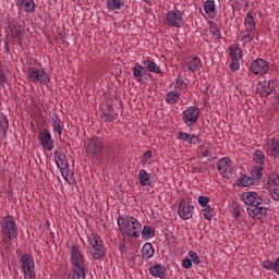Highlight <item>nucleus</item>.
<instances>
[{"instance_id":"864d4df0","label":"nucleus","mask_w":279,"mask_h":279,"mask_svg":"<svg viewBox=\"0 0 279 279\" xmlns=\"http://www.w3.org/2000/svg\"><path fill=\"white\" fill-rule=\"evenodd\" d=\"M8 84V77H5V73L2 70V73H0V86H5Z\"/></svg>"},{"instance_id":"ddd939ff","label":"nucleus","mask_w":279,"mask_h":279,"mask_svg":"<svg viewBox=\"0 0 279 279\" xmlns=\"http://www.w3.org/2000/svg\"><path fill=\"white\" fill-rule=\"evenodd\" d=\"M194 210L195 205H191V198L183 199L179 204V217H181V219H191V217H193Z\"/></svg>"},{"instance_id":"bf43d9fd","label":"nucleus","mask_w":279,"mask_h":279,"mask_svg":"<svg viewBox=\"0 0 279 279\" xmlns=\"http://www.w3.org/2000/svg\"><path fill=\"white\" fill-rule=\"evenodd\" d=\"M239 215H240L239 211H235L234 217H239Z\"/></svg>"},{"instance_id":"e433bc0d","label":"nucleus","mask_w":279,"mask_h":279,"mask_svg":"<svg viewBox=\"0 0 279 279\" xmlns=\"http://www.w3.org/2000/svg\"><path fill=\"white\" fill-rule=\"evenodd\" d=\"M10 128V121L8 120V117L2 116L0 117V134L3 136H8V130Z\"/></svg>"},{"instance_id":"f704fd0d","label":"nucleus","mask_w":279,"mask_h":279,"mask_svg":"<svg viewBox=\"0 0 279 279\" xmlns=\"http://www.w3.org/2000/svg\"><path fill=\"white\" fill-rule=\"evenodd\" d=\"M154 252L151 243H145L142 247V258H144V260H149V258L154 256Z\"/></svg>"},{"instance_id":"0eeeda50","label":"nucleus","mask_w":279,"mask_h":279,"mask_svg":"<svg viewBox=\"0 0 279 279\" xmlns=\"http://www.w3.org/2000/svg\"><path fill=\"white\" fill-rule=\"evenodd\" d=\"M26 75H28V80L33 84H45V85H47L49 82H51V77L45 71V69H36L34 66H29L26 70Z\"/></svg>"},{"instance_id":"cd10ccee","label":"nucleus","mask_w":279,"mask_h":279,"mask_svg":"<svg viewBox=\"0 0 279 279\" xmlns=\"http://www.w3.org/2000/svg\"><path fill=\"white\" fill-rule=\"evenodd\" d=\"M89 251L92 252L95 260H99L106 256V245H104V243L89 247Z\"/></svg>"},{"instance_id":"412c9836","label":"nucleus","mask_w":279,"mask_h":279,"mask_svg":"<svg viewBox=\"0 0 279 279\" xmlns=\"http://www.w3.org/2000/svg\"><path fill=\"white\" fill-rule=\"evenodd\" d=\"M203 10L208 19L217 17V5L215 4V0H207L203 4Z\"/></svg>"},{"instance_id":"20e7f679","label":"nucleus","mask_w":279,"mask_h":279,"mask_svg":"<svg viewBox=\"0 0 279 279\" xmlns=\"http://www.w3.org/2000/svg\"><path fill=\"white\" fill-rule=\"evenodd\" d=\"M104 141L97 136L90 137L86 142L85 153L90 158V160H99L101 154H104Z\"/></svg>"},{"instance_id":"09e8293b","label":"nucleus","mask_w":279,"mask_h":279,"mask_svg":"<svg viewBox=\"0 0 279 279\" xmlns=\"http://www.w3.org/2000/svg\"><path fill=\"white\" fill-rule=\"evenodd\" d=\"M262 267L264 269H266L267 271H271V270L274 271V263H271V260H269V259L264 260L262 263Z\"/></svg>"},{"instance_id":"4468645a","label":"nucleus","mask_w":279,"mask_h":279,"mask_svg":"<svg viewBox=\"0 0 279 279\" xmlns=\"http://www.w3.org/2000/svg\"><path fill=\"white\" fill-rule=\"evenodd\" d=\"M231 167H232V160L228 157H222L217 162L218 172L222 178H230V175H232Z\"/></svg>"},{"instance_id":"473e14b6","label":"nucleus","mask_w":279,"mask_h":279,"mask_svg":"<svg viewBox=\"0 0 279 279\" xmlns=\"http://www.w3.org/2000/svg\"><path fill=\"white\" fill-rule=\"evenodd\" d=\"M138 180L141 186H151V179L149 178V173H147V170L145 169L140 170Z\"/></svg>"},{"instance_id":"a19ab883","label":"nucleus","mask_w":279,"mask_h":279,"mask_svg":"<svg viewBox=\"0 0 279 279\" xmlns=\"http://www.w3.org/2000/svg\"><path fill=\"white\" fill-rule=\"evenodd\" d=\"M253 180H263V168L262 166H254L251 170Z\"/></svg>"},{"instance_id":"2eb2a0df","label":"nucleus","mask_w":279,"mask_h":279,"mask_svg":"<svg viewBox=\"0 0 279 279\" xmlns=\"http://www.w3.org/2000/svg\"><path fill=\"white\" fill-rule=\"evenodd\" d=\"M39 143L41 144V147L46 149L47 151H51L54 147L53 137H51V132H49L47 129H44L39 133Z\"/></svg>"},{"instance_id":"7ed1b4c3","label":"nucleus","mask_w":279,"mask_h":279,"mask_svg":"<svg viewBox=\"0 0 279 279\" xmlns=\"http://www.w3.org/2000/svg\"><path fill=\"white\" fill-rule=\"evenodd\" d=\"M2 236L8 239V241H16L19 239V227L16 226V220L14 216L9 215L1 219L0 221Z\"/></svg>"},{"instance_id":"49530a36","label":"nucleus","mask_w":279,"mask_h":279,"mask_svg":"<svg viewBox=\"0 0 279 279\" xmlns=\"http://www.w3.org/2000/svg\"><path fill=\"white\" fill-rule=\"evenodd\" d=\"M175 88H178V90H186V88H189V85L183 80L178 78L175 82Z\"/></svg>"},{"instance_id":"c756f323","label":"nucleus","mask_w":279,"mask_h":279,"mask_svg":"<svg viewBox=\"0 0 279 279\" xmlns=\"http://www.w3.org/2000/svg\"><path fill=\"white\" fill-rule=\"evenodd\" d=\"M142 64H144V66H146L147 71H149V73H157V75H160V73H162V71L160 70V65H157L154 60H143Z\"/></svg>"},{"instance_id":"a211bd4d","label":"nucleus","mask_w":279,"mask_h":279,"mask_svg":"<svg viewBox=\"0 0 279 279\" xmlns=\"http://www.w3.org/2000/svg\"><path fill=\"white\" fill-rule=\"evenodd\" d=\"M267 213H268L267 207H263L260 205H257L252 208H247V215L252 217V219H257V220L265 219V217H267Z\"/></svg>"},{"instance_id":"37998d69","label":"nucleus","mask_w":279,"mask_h":279,"mask_svg":"<svg viewBox=\"0 0 279 279\" xmlns=\"http://www.w3.org/2000/svg\"><path fill=\"white\" fill-rule=\"evenodd\" d=\"M240 182H241L242 186H244V187L252 186V184H254V178L244 175L241 178Z\"/></svg>"},{"instance_id":"b1692460","label":"nucleus","mask_w":279,"mask_h":279,"mask_svg":"<svg viewBox=\"0 0 279 279\" xmlns=\"http://www.w3.org/2000/svg\"><path fill=\"white\" fill-rule=\"evenodd\" d=\"M244 32H254L256 29V20H254V13L248 11L244 17Z\"/></svg>"},{"instance_id":"c03bdc74","label":"nucleus","mask_w":279,"mask_h":279,"mask_svg":"<svg viewBox=\"0 0 279 279\" xmlns=\"http://www.w3.org/2000/svg\"><path fill=\"white\" fill-rule=\"evenodd\" d=\"M187 256L191 258V260L194 263V265H199L201 259H199V255H197V252L190 251L187 253Z\"/></svg>"},{"instance_id":"6e6d98bb","label":"nucleus","mask_w":279,"mask_h":279,"mask_svg":"<svg viewBox=\"0 0 279 279\" xmlns=\"http://www.w3.org/2000/svg\"><path fill=\"white\" fill-rule=\"evenodd\" d=\"M272 267H274L272 271H275V274H277V276H279V257L276 259Z\"/></svg>"},{"instance_id":"3c124183","label":"nucleus","mask_w":279,"mask_h":279,"mask_svg":"<svg viewBox=\"0 0 279 279\" xmlns=\"http://www.w3.org/2000/svg\"><path fill=\"white\" fill-rule=\"evenodd\" d=\"M213 151H215V147L210 146L209 149L203 151V158H213Z\"/></svg>"},{"instance_id":"c85d7f7f","label":"nucleus","mask_w":279,"mask_h":279,"mask_svg":"<svg viewBox=\"0 0 279 279\" xmlns=\"http://www.w3.org/2000/svg\"><path fill=\"white\" fill-rule=\"evenodd\" d=\"M150 276H154V278H165L167 274V269L160 264H157L149 269Z\"/></svg>"},{"instance_id":"393cba45","label":"nucleus","mask_w":279,"mask_h":279,"mask_svg":"<svg viewBox=\"0 0 279 279\" xmlns=\"http://www.w3.org/2000/svg\"><path fill=\"white\" fill-rule=\"evenodd\" d=\"M229 56L232 62H239L243 58V50L239 47V44H233L229 47Z\"/></svg>"},{"instance_id":"f03ea898","label":"nucleus","mask_w":279,"mask_h":279,"mask_svg":"<svg viewBox=\"0 0 279 279\" xmlns=\"http://www.w3.org/2000/svg\"><path fill=\"white\" fill-rule=\"evenodd\" d=\"M54 162L60 170L63 180H65L68 184H73V182H75V174L69 169L66 155L62 153L61 148L54 151Z\"/></svg>"},{"instance_id":"7c9ffc66","label":"nucleus","mask_w":279,"mask_h":279,"mask_svg":"<svg viewBox=\"0 0 279 279\" xmlns=\"http://www.w3.org/2000/svg\"><path fill=\"white\" fill-rule=\"evenodd\" d=\"M101 244H104V240L101 236L97 235V233L93 232L87 235V245L89 248Z\"/></svg>"},{"instance_id":"4be33fe9","label":"nucleus","mask_w":279,"mask_h":279,"mask_svg":"<svg viewBox=\"0 0 279 279\" xmlns=\"http://www.w3.org/2000/svg\"><path fill=\"white\" fill-rule=\"evenodd\" d=\"M238 40L242 43V47L244 49H247V47L252 45V40H254V36L251 32L242 31L238 35Z\"/></svg>"},{"instance_id":"8fccbe9b","label":"nucleus","mask_w":279,"mask_h":279,"mask_svg":"<svg viewBox=\"0 0 279 279\" xmlns=\"http://www.w3.org/2000/svg\"><path fill=\"white\" fill-rule=\"evenodd\" d=\"M193 267V262L189 258L182 260V268L183 269H191Z\"/></svg>"},{"instance_id":"bb28decb","label":"nucleus","mask_w":279,"mask_h":279,"mask_svg":"<svg viewBox=\"0 0 279 279\" xmlns=\"http://www.w3.org/2000/svg\"><path fill=\"white\" fill-rule=\"evenodd\" d=\"M51 125L53 134H58L59 138L62 137V121H60V117L56 113L51 117Z\"/></svg>"},{"instance_id":"f8f14e48","label":"nucleus","mask_w":279,"mask_h":279,"mask_svg":"<svg viewBox=\"0 0 279 279\" xmlns=\"http://www.w3.org/2000/svg\"><path fill=\"white\" fill-rule=\"evenodd\" d=\"M250 69L254 75H267L269 72V62L265 59L258 58L252 61Z\"/></svg>"},{"instance_id":"9d476101","label":"nucleus","mask_w":279,"mask_h":279,"mask_svg":"<svg viewBox=\"0 0 279 279\" xmlns=\"http://www.w3.org/2000/svg\"><path fill=\"white\" fill-rule=\"evenodd\" d=\"M10 29L11 33H9L8 36L13 38L15 43H19V45H22L23 38H25V26L15 20L11 23Z\"/></svg>"},{"instance_id":"423d86ee","label":"nucleus","mask_w":279,"mask_h":279,"mask_svg":"<svg viewBox=\"0 0 279 279\" xmlns=\"http://www.w3.org/2000/svg\"><path fill=\"white\" fill-rule=\"evenodd\" d=\"M20 263L24 278L36 279V263L34 262V257L29 253H24L20 257Z\"/></svg>"},{"instance_id":"5701e85b","label":"nucleus","mask_w":279,"mask_h":279,"mask_svg":"<svg viewBox=\"0 0 279 279\" xmlns=\"http://www.w3.org/2000/svg\"><path fill=\"white\" fill-rule=\"evenodd\" d=\"M178 141H185L189 145H197L199 143V137L195 134H189L186 132L180 131L177 136Z\"/></svg>"},{"instance_id":"39448f33","label":"nucleus","mask_w":279,"mask_h":279,"mask_svg":"<svg viewBox=\"0 0 279 279\" xmlns=\"http://www.w3.org/2000/svg\"><path fill=\"white\" fill-rule=\"evenodd\" d=\"M70 263L72 269L78 271H86V258H84V253H82V247L80 245H72L70 248Z\"/></svg>"},{"instance_id":"5fc2aeb1","label":"nucleus","mask_w":279,"mask_h":279,"mask_svg":"<svg viewBox=\"0 0 279 279\" xmlns=\"http://www.w3.org/2000/svg\"><path fill=\"white\" fill-rule=\"evenodd\" d=\"M239 69H241V65L239 64V61H233V62L230 64V70H231V71H239Z\"/></svg>"},{"instance_id":"aec40b11","label":"nucleus","mask_w":279,"mask_h":279,"mask_svg":"<svg viewBox=\"0 0 279 279\" xmlns=\"http://www.w3.org/2000/svg\"><path fill=\"white\" fill-rule=\"evenodd\" d=\"M100 117L102 120H105L106 123H112L114 119H117L118 113L112 109L110 106H105L101 108Z\"/></svg>"},{"instance_id":"79ce46f5","label":"nucleus","mask_w":279,"mask_h":279,"mask_svg":"<svg viewBox=\"0 0 279 279\" xmlns=\"http://www.w3.org/2000/svg\"><path fill=\"white\" fill-rule=\"evenodd\" d=\"M203 215L207 221H213V217L215 216V210L213 209V207H210V205L206 206L203 209Z\"/></svg>"},{"instance_id":"a878e982","label":"nucleus","mask_w":279,"mask_h":279,"mask_svg":"<svg viewBox=\"0 0 279 279\" xmlns=\"http://www.w3.org/2000/svg\"><path fill=\"white\" fill-rule=\"evenodd\" d=\"M208 27H209V33L214 38V43H219L222 38V35H221V29L219 28L217 23H215L214 21H209Z\"/></svg>"},{"instance_id":"13d9d810","label":"nucleus","mask_w":279,"mask_h":279,"mask_svg":"<svg viewBox=\"0 0 279 279\" xmlns=\"http://www.w3.org/2000/svg\"><path fill=\"white\" fill-rule=\"evenodd\" d=\"M3 73V63L0 62V74Z\"/></svg>"},{"instance_id":"f3484780","label":"nucleus","mask_w":279,"mask_h":279,"mask_svg":"<svg viewBox=\"0 0 279 279\" xmlns=\"http://www.w3.org/2000/svg\"><path fill=\"white\" fill-rule=\"evenodd\" d=\"M274 88H276V82L264 81L259 83V86L257 87V93H259L262 97H269V95L274 93Z\"/></svg>"},{"instance_id":"4d7b16f0","label":"nucleus","mask_w":279,"mask_h":279,"mask_svg":"<svg viewBox=\"0 0 279 279\" xmlns=\"http://www.w3.org/2000/svg\"><path fill=\"white\" fill-rule=\"evenodd\" d=\"M4 51L7 53H10V44H8V41H4V47H3Z\"/></svg>"},{"instance_id":"de8ad7c7","label":"nucleus","mask_w":279,"mask_h":279,"mask_svg":"<svg viewBox=\"0 0 279 279\" xmlns=\"http://www.w3.org/2000/svg\"><path fill=\"white\" fill-rule=\"evenodd\" d=\"M269 192L272 199H275V202H279V185L277 187H271Z\"/></svg>"},{"instance_id":"a18cd8bd","label":"nucleus","mask_w":279,"mask_h":279,"mask_svg":"<svg viewBox=\"0 0 279 279\" xmlns=\"http://www.w3.org/2000/svg\"><path fill=\"white\" fill-rule=\"evenodd\" d=\"M197 202H198L199 206H202L203 208H206V206H210V205H208V204H210L209 197L198 196Z\"/></svg>"},{"instance_id":"2f4dec72","label":"nucleus","mask_w":279,"mask_h":279,"mask_svg":"<svg viewBox=\"0 0 279 279\" xmlns=\"http://www.w3.org/2000/svg\"><path fill=\"white\" fill-rule=\"evenodd\" d=\"M145 68H143L141 63H135V65L133 66V76L135 77L136 82H143L142 77H145Z\"/></svg>"},{"instance_id":"9b49d317","label":"nucleus","mask_w":279,"mask_h":279,"mask_svg":"<svg viewBox=\"0 0 279 279\" xmlns=\"http://www.w3.org/2000/svg\"><path fill=\"white\" fill-rule=\"evenodd\" d=\"M202 59L199 57H190L187 58L182 66L184 73H197V71H202Z\"/></svg>"},{"instance_id":"ea45409f","label":"nucleus","mask_w":279,"mask_h":279,"mask_svg":"<svg viewBox=\"0 0 279 279\" xmlns=\"http://www.w3.org/2000/svg\"><path fill=\"white\" fill-rule=\"evenodd\" d=\"M253 161L256 165H265V153H263V150H255L253 154Z\"/></svg>"},{"instance_id":"72a5a7b5","label":"nucleus","mask_w":279,"mask_h":279,"mask_svg":"<svg viewBox=\"0 0 279 279\" xmlns=\"http://www.w3.org/2000/svg\"><path fill=\"white\" fill-rule=\"evenodd\" d=\"M124 7H125V0H108L107 1V8L111 12L121 10V8H124Z\"/></svg>"},{"instance_id":"c9c22d12","label":"nucleus","mask_w":279,"mask_h":279,"mask_svg":"<svg viewBox=\"0 0 279 279\" xmlns=\"http://www.w3.org/2000/svg\"><path fill=\"white\" fill-rule=\"evenodd\" d=\"M165 100L167 104H175L177 101H180V92L171 90L167 93Z\"/></svg>"},{"instance_id":"6ab92c4d","label":"nucleus","mask_w":279,"mask_h":279,"mask_svg":"<svg viewBox=\"0 0 279 279\" xmlns=\"http://www.w3.org/2000/svg\"><path fill=\"white\" fill-rule=\"evenodd\" d=\"M16 8L27 14H34L36 12V3L34 0H16Z\"/></svg>"},{"instance_id":"dca6fc26","label":"nucleus","mask_w":279,"mask_h":279,"mask_svg":"<svg viewBox=\"0 0 279 279\" xmlns=\"http://www.w3.org/2000/svg\"><path fill=\"white\" fill-rule=\"evenodd\" d=\"M242 198L246 206H252L253 208L263 204V197H260V195H258L256 192H245L242 195Z\"/></svg>"},{"instance_id":"58836bf2","label":"nucleus","mask_w":279,"mask_h":279,"mask_svg":"<svg viewBox=\"0 0 279 279\" xmlns=\"http://www.w3.org/2000/svg\"><path fill=\"white\" fill-rule=\"evenodd\" d=\"M141 232L144 239H154V236H156V230L149 226H144Z\"/></svg>"},{"instance_id":"052dcab7","label":"nucleus","mask_w":279,"mask_h":279,"mask_svg":"<svg viewBox=\"0 0 279 279\" xmlns=\"http://www.w3.org/2000/svg\"><path fill=\"white\" fill-rule=\"evenodd\" d=\"M145 3L149 4V0H143Z\"/></svg>"},{"instance_id":"1a4fd4ad","label":"nucleus","mask_w":279,"mask_h":279,"mask_svg":"<svg viewBox=\"0 0 279 279\" xmlns=\"http://www.w3.org/2000/svg\"><path fill=\"white\" fill-rule=\"evenodd\" d=\"M182 120L186 128H191V125H195L197 120L199 119V107L191 106L182 111Z\"/></svg>"},{"instance_id":"f257e3e1","label":"nucleus","mask_w":279,"mask_h":279,"mask_svg":"<svg viewBox=\"0 0 279 279\" xmlns=\"http://www.w3.org/2000/svg\"><path fill=\"white\" fill-rule=\"evenodd\" d=\"M118 228L121 234L133 239H138L141 236V230H143V226L134 216H119Z\"/></svg>"},{"instance_id":"4c0bfd02","label":"nucleus","mask_w":279,"mask_h":279,"mask_svg":"<svg viewBox=\"0 0 279 279\" xmlns=\"http://www.w3.org/2000/svg\"><path fill=\"white\" fill-rule=\"evenodd\" d=\"M268 189H276L279 186V175L276 172H271L268 177Z\"/></svg>"},{"instance_id":"6e6552de","label":"nucleus","mask_w":279,"mask_h":279,"mask_svg":"<svg viewBox=\"0 0 279 279\" xmlns=\"http://www.w3.org/2000/svg\"><path fill=\"white\" fill-rule=\"evenodd\" d=\"M166 23L168 27H174L175 29H180L184 27V12L174 9L166 13Z\"/></svg>"},{"instance_id":"603ef678","label":"nucleus","mask_w":279,"mask_h":279,"mask_svg":"<svg viewBox=\"0 0 279 279\" xmlns=\"http://www.w3.org/2000/svg\"><path fill=\"white\" fill-rule=\"evenodd\" d=\"M151 158V150H147L142 159L143 165H147L149 162V159Z\"/></svg>"}]
</instances>
